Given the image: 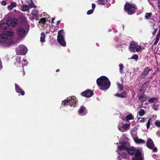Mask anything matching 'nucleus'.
Returning a JSON list of instances; mask_svg holds the SVG:
<instances>
[{
	"label": "nucleus",
	"instance_id": "nucleus-1",
	"mask_svg": "<svg viewBox=\"0 0 160 160\" xmlns=\"http://www.w3.org/2000/svg\"><path fill=\"white\" fill-rule=\"evenodd\" d=\"M96 82L99 89L103 90L108 89L111 85V82L108 78L103 76L97 78Z\"/></svg>",
	"mask_w": 160,
	"mask_h": 160
},
{
	"label": "nucleus",
	"instance_id": "nucleus-2",
	"mask_svg": "<svg viewBox=\"0 0 160 160\" xmlns=\"http://www.w3.org/2000/svg\"><path fill=\"white\" fill-rule=\"evenodd\" d=\"M124 10L129 15L134 14L137 10L136 6L134 4H130L127 2L124 6Z\"/></svg>",
	"mask_w": 160,
	"mask_h": 160
},
{
	"label": "nucleus",
	"instance_id": "nucleus-3",
	"mask_svg": "<svg viewBox=\"0 0 160 160\" xmlns=\"http://www.w3.org/2000/svg\"><path fill=\"white\" fill-rule=\"evenodd\" d=\"M75 98V96L69 98H68L66 100L62 101V104L64 106L70 105L71 107H74L77 102V100Z\"/></svg>",
	"mask_w": 160,
	"mask_h": 160
},
{
	"label": "nucleus",
	"instance_id": "nucleus-4",
	"mask_svg": "<svg viewBox=\"0 0 160 160\" xmlns=\"http://www.w3.org/2000/svg\"><path fill=\"white\" fill-rule=\"evenodd\" d=\"M63 30H59L58 32L57 40L58 42L62 46L65 47L66 43L64 39Z\"/></svg>",
	"mask_w": 160,
	"mask_h": 160
},
{
	"label": "nucleus",
	"instance_id": "nucleus-5",
	"mask_svg": "<svg viewBox=\"0 0 160 160\" xmlns=\"http://www.w3.org/2000/svg\"><path fill=\"white\" fill-rule=\"evenodd\" d=\"M134 154L135 157L133 158L132 160H142L141 153L139 149L135 150Z\"/></svg>",
	"mask_w": 160,
	"mask_h": 160
},
{
	"label": "nucleus",
	"instance_id": "nucleus-6",
	"mask_svg": "<svg viewBox=\"0 0 160 160\" xmlns=\"http://www.w3.org/2000/svg\"><path fill=\"white\" fill-rule=\"evenodd\" d=\"M94 94L93 91L90 90H87L81 93V95L86 98H89L92 96Z\"/></svg>",
	"mask_w": 160,
	"mask_h": 160
},
{
	"label": "nucleus",
	"instance_id": "nucleus-7",
	"mask_svg": "<svg viewBox=\"0 0 160 160\" xmlns=\"http://www.w3.org/2000/svg\"><path fill=\"white\" fill-rule=\"evenodd\" d=\"M152 69L150 68L149 67H147L144 68L142 75L140 76L141 79H144L147 76L149 72L152 71Z\"/></svg>",
	"mask_w": 160,
	"mask_h": 160
},
{
	"label": "nucleus",
	"instance_id": "nucleus-8",
	"mask_svg": "<svg viewBox=\"0 0 160 160\" xmlns=\"http://www.w3.org/2000/svg\"><path fill=\"white\" fill-rule=\"evenodd\" d=\"M25 32L24 29L21 26L18 27L17 29V34L20 37H22L25 36Z\"/></svg>",
	"mask_w": 160,
	"mask_h": 160
},
{
	"label": "nucleus",
	"instance_id": "nucleus-9",
	"mask_svg": "<svg viewBox=\"0 0 160 160\" xmlns=\"http://www.w3.org/2000/svg\"><path fill=\"white\" fill-rule=\"evenodd\" d=\"M8 22L9 26L12 25V28H14L18 24V20L16 18L8 19Z\"/></svg>",
	"mask_w": 160,
	"mask_h": 160
},
{
	"label": "nucleus",
	"instance_id": "nucleus-10",
	"mask_svg": "<svg viewBox=\"0 0 160 160\" xmlns=\"http://www.w3.org/2000/svg\"><path fill=\"white\" fill-rule=\"evenodd\" d=\"M27 48L24 46L19 47L17 49V52L20 55H25L27 52Z\"/></svg>",
	"mask_w": 160,
	"mask_h": 160
},
{
	"label": "nucleus",
	"instance_id": "nucleus-11",
	"mask_svg": "<svg viewBox=\"0 0 160 160\" xmlns=\"http://www.w3.org/2000/svg\"><path fill=\"white\" fill-rule=\"evenodd\" d=\"M138 45V43L134 41L131 42L129 46V49L130 52H135V49Z\"/></svg>",
	"mask_w": 160,
	"mask_h": 160
},
{
	"label": "nucleus",
	"instance_id": "nucleus-12",
	"mask_svg": "<svg viewBox=\"0 0 160 160\" xmlns=\"http://www.w3.org/2000/svg\"><path fill=\"white\" fill-rule=\"evenodd\" d=\"M150 82V80H148L147 81L145 82L141 86L140 88V91L142 92L145 91L147 88Z\"/></svg>",
	"mask_w": 160,
	"mask_h": 160
},
{
	"label": "nucleus",
	"instance_id": "nucleus-13",
	"mask_svg": "<svg viewBox=\"0 0 160 160\" xmlns=\"http://www.w3.org/2000/svg\"><path fill=\"white\" fill-rule=\"evenodd\" d=\"M146 145L147 147L150 149H152L154 146L153 141L150 138H148L146 142Z\"/></svg>",
	"mask_w": 160,
	"mask_h": 160
},
{
	"label": "nucleus",
	"instance_id": "nucleus-14",
	"mask_svg": "<svg viewBox=\"0 0 160 160\" xmlns=\"http://www.w3.org/2000/svg\"><path fill=\"white\" fill-rule=\"evenodd\" d=\"M149 98V96L146 95L142 94L139 96L138 99L140 102L142 103L145 102Z\"/></svg>",
	"mask_w": 160,
	"mask_h": 160
},
{
	"label": "nucleus",
	"instance_id": "nucleus-15",
	"mask_svg": "<svg viewBox=\"0 0 160 160\" xmlns=\"http://www.w3.org/2000/svg\"><path fill=\"white\" fill-rule=\"evenodd\" d=\"M15 85L16 91L18 93H20L21 95H24L25 94L24 91L21 89L19 86L17 84H15Z\"/></svg>",
	"mask_w": 160,
	"mask_h": 160
},
{
	"label": "nucleus",
	"instance_id": "nucleus-16",
	"mask_svg": "<svg viewBox=\"0 0 160 160\" xmlns=\"http://www.w3.org/2000/svg\"><path fill=\"white\" fill-rule=\"evenodd\" d=\"M8 37L6 35L4 32L2 33L0 35V42L3 43L7 40Z\"/></svg>",
	"mask_w": 160,
	"mask_h": 160
},
{
	"label": "nucleus",
	"instance_id": "nucleus-17",
	"mask_svg": "<svg viewBox=\"0 0 160 160\" xmlns=\"http://www.w3.org/2000/svg\"><path fill=\"white\" fill-rule=\"evenodd\" d=\"M0 27L3 30L8 29L10 27L9 24H8V20L7 21V23H1Z\"/></svg>",
	"mask_w": 160,
	"mask_h": 160
},
{
	"label": "nucleus",
	"instance_id": "nucleus-18",
	"mask_svg": "<svg viewBox=\"0 0 160 160\" xmlns=\"http://www.w3.org/2000/svg\"><path fill=\"white\" fill-rule=\"evenodd\" d=\"M135 150V149L134 148L131 147L128 148L127 150L128 154L132 156L134 155Z\"/></svg>",
	"mask_w": 160,
	"mask_h": 160
},
{
	"label": "nucleus",
	"instance_id": "nucleus-19",
	"mask_svg": "<svg viewBox=\"0 0 160 160\" xmlns=\"http://www.w3.org/2000/svg\"><path fill=\"white\" fill-rule=\"evenodd\" d=\"M21 57L19 56L16 57V62L14 63V64L17 67L19 66L20 65Z\"/></svg>",
	"mask_w": 160,
	"mask_h": 160
},
{
	"label": "nucleus",
	"instance_id": "nucleus-20",
	"mask_svg": "<svg viewBox=\"0 0 160 160\" xmlns=\"http://www.w3.org/2000/svg\"><path fill=\"white\" fill-rule=\"evenodd\" d=\"M134 141L136 143L138 144L144 143H145V141L141 139L136 138L134 139Z\"/></svg>",
	"mask_w": 160,
	"mask_h": 160
},
{
	"label": "nucleus",
	"instance_id": "nucleus-21",
	"mask_svg": "<svg viewBox=\"0 0 160 160\" xmlns=\"http://www.w3.org/2000/svg\"><path fill=\"white\" fill-rule=\"evenodd\" d=\"M47 21H49V22H50V20H48V18H47V20H46V18H41L40 21L39 22L41 23L42 24H45L46 23V22Z\"/></svg>",
	"mask_w": 160,
	"mask_h": 160
},
{
	"label": "nucleus",
	"instance_id": "nucleus-22",
	"mask_svg": "<svg viewBox=\"0 0 160 160\" xmlns=\"http://www.w3.org/2000/svg\"><path fill=\"white\" fill-rule=\"evenodd\" d=\"M107 2V0H99L97 1V3L99 5H104Z\"/></svg>",
	"mask_w": 160,
	"mask_h": 160
},
{
	"label": "nucleus",
	"instance_id": "nucleus-23",
	"mask_svg": "<svg viewBox=\"0 0 160 160\" xmlns=\"http://www.w3.org/2000/svg\"><path fill=\"white\" fill-rule=\"evenodd\" d=\"M128 148L127 146L123 145H121L118 147V149L120 150H127Z\"/></svg>",
	"mask_w": 160,
	"mask_h": 160
},
{
	"label": "nucleus",
	"instance_id": "nucleus-24",
	"mask_svg": "<svg viewBox=\"0 0 160 160\" xmlns=\"http://www.w3.org/2000/svg\"><path fill=\"white\" fill-rule=\"evenodd\" d=\"M40 41L42 42H45V33L44 32H42L41 34Z\"/></svg>",
	"mask_w": 160,
	"mask_h": 160
},
{
	"label": "nucleus",
	"instance_id": "nucleus-25",
	"mask_svg": "<svg viewBox=\"0 0 160 160\" xmlns=\"http://www.w3.org/2000/svg\"><path fill=\"white\" fill-rule=\"evenodd\" d=\"M5 34L7 36H12L14 35L13 32L12 31H7L4 32Z\"/></svg>",
	"mask_w": 160,
	"mask_h": 160
},
{
	"label": "nucleus",
	"instance_id": "nucleus-26",
	"mask_svg": "<svg viewBox=\"0 0 160 160\" xmlns=\"http://www.w3.org/2000/svg\"><path fill=\"white\" fill-rule=\"evenodd\" d=\"M127 121H128L130 120L133 119V117L132 115V114L131 113L128 115L126 117Z\"/></svg>",
	"mask_w": 160,
	"mask_h": 160
},
{
	"label": "nucleus",
	"instance_id": "nucleus-27",
	"mask_svg": "<svg viewBox=\"0 0 160 160\" xmlns=\"http://www.w3.org/2000/svg\"><path fill=\"white\" fill-rule=\"evenodd\" d=\"M119 72L121 73H122L123 72V65L122 63H120L119 65Z\"/></svg>",
	"mask_w": 160,
	"mask_h": 160
},
{
	"label": "nucleus",
	"instance_id": "nucleus-28",
	"mask_svg": "<svg viewBox=\"0 0 160 160\" xmlns=\"http://www.w3.org/2000/svg\"><path fill=\"white\" fill-rule=\"evenodd\" d=\"M152 120L151 118H150L148 121L147 123V129H148L150 128V124L152 123Z\"/></svg>",
	"mask_w": 160,
	"mask_h": 160
},
{
	"label": "nucleus",
	"instance_id": "nucleus-29",
	"mask_svg": "<svg viewBox=\"0 0 160 160\" xmlns=\"http://www.w3.org/2000/svg\"><path fill=\"white\" fill-rule=\"evenodd\" d=\"M130 127V124L126 123L122 126V128L124 130H126L129 128Z\"/></svg>",
	"mask_w": 160,
	"mask_h": 160
},
{
	"label": "nucleus",
	"instance_id": "nucleus-30",
	"mask_svg": "<svg viewBox=\"0 0 160 160\" xmlns=\"http://www.w3.org/2000/svg\"><path fill=\"white\" fill-rule=\"evenodd\" d=\"M152 14V12L146 13L145 14V17L146 19H148L150 18Z\"/></svg>",
	"mask_w": 160,
	"mask_h": 160
},
{
	"label": "nucleus",
	"instance_id": "nucleus-31",
	"mask_svg": "<svg viewBox=\"0 0 160 160\" xmlns=\"http://www.w3.org/2000/svg\"><path fill=\"white\" fill-rule=\"evenodd\" d=\"M85 109V108L84 106H81L78 111L79 113L80 114L84 112V110H85V111H86Z\"/></svg>",
	"mask_w": 160,
	"mask_h": 160
},
{
	"label": "nucleus",
	"instance_id": "nucleus-32",
	"mask_svg": "<svg viewBox=\"0 0 160 160\" xmlns=\"http://www.w3.org/2000/svg\"><path fill=\"white\" fill-rule=\"evenodd\" d=\"M121 94L122 95L121 98H124L127 96V92L125 91H124L121 93Z\"/></svg>",
	"mask_w": 160,
	"mask_h": 160
},
{
	"label": "nucleus",
	"instance_id": "nucleus-33",
	"mask_svg": "<svg viewBox=\"0 0 160 160\" xmlns=\"http://www.w3.org/2000/svg\"><path fill=\"white\" fill-rule=\"evenodd\" d=\"M139 115L140 116H142L145 114L144 110L143 109H141L138 112Z\"/></svg>",
	"mask_w": 160,
	"mask_h": 160
},
{
	"label": "nucleus",
	"instance_id": "nucleus-34",
	"mask_svg": "<svg viewBox=\"0 0 160 160\" xmlns=\"http://www.w3.org/2000/svg\"><path fill=\"white\" fill-rule=\"evenodd\" d=\"M29 9V7L26 5H23L22 8V11H26Z\"/></svg>",
	"mask_w": 160,
	"mask_h": 160
},
{
	"label": "nucleus",
	"instance_id": "nucleus-35",
	"mask_svg": "<svg viewBox=\"0 0 160 160\" xmlns=\"http://www.w3.org/2000/svg\"><path fill=\"white\" fill-rule=\"evenodd\" d=\"M159 38H160L159 37H157V36L156 37V38L155 39V41L154 43L152 46V48L153 47H154L155 45H156L158 43V41L159 40Z\"/></svg>",
	"mask_w": 160,
	"mask_h": 160
},
{
	"label": "nucleus",
	"instance_id": "nucleus-36",
	"mask_svg": "<svg viewBox=\"0 0 160 160\" xmlns=\"http://www.w3.org/2000/svg\"><path fill=\"white\" fill-rule=\"evenodd\" d=\"M118 86V88L119 89V91L121 92L123 90V86L120 83H117Z\"/></svg>",
	"mask_w": 160,
	"mask_h": 160
},
{
	"label": "nucleus",
	"instance_id": "nucleus-37",
	"mask_svg": "<svg viewBox=\"0 0 160 160\" xmlns=\"http://www.w3.org/2000/svg\"><path fill=\"white\" fill-rule=\"evenodd\" d=\"M138 55L136 54H134L131 57V58L133 59H134L136 61H137L138 59Z\"/></svg>",
	"mask_w": 160,
	"mask_h": 160
},
{
	"label": "nucleus",
	"instance_id": "nucleus-38",
	"mask_svg": "<svg viewBox=\"0 0 160 160\" xmlns=\"http://www.w3.org/2000/svg\"><path fill=\"white\" fill-rule=\"evenodd\" d=\"M155 125L158 128H160V121L157 120L154 123Z\"/></svg>",
	"mask_w": 160,
	"mask_h": 160
},
{
	"label": "nucleus",
	"instance_id": "nucleus-39",
	"mask_svg": "<svg viewBox=\"0 0 160 160\" xmlns=\"http://www.w3.org/2000/svg\"><path fill=\"white\" fill-rule=\"evenodd\" d=\"M32 14L34 16H38L39 15V13L38 11L37 10H34L32 12Z\"/></svg>",
	"mask_w": 160,
	"mask_h": 160
},
{
	"label": "nucleus",
	"instance_id": "nucleus-40",
	"mask_svg": "<svg viewBox=\"0 0 160 160\" xmlns=\"http://www.w3.org/2000/svg\"><path fill=\"white\" fill-rule=\"evenodd\" d=\"M142 49L141 46L140 45H137L135 49V51L137 52H139Z\"/></svg>",
	"mask_w": 160,
	"mask_h": 160
},
{
	"label": "nucleus",
	"instance_id": "nucleus-41",
	"mask_svg": "<svg viewBox=\"0 0 160 160\" xmlns=\"http://www.w3.org/2000/svg\"><path fill=\"white\" fill-rule=\"evenodd\" d=\"M94 11V10L92 9H90L89 10H88L87 12V14L88 15H90V14H92Z\"/></svg>",
	"mask_w": 160,
	"mask_h": 160
},
{
	"label": "nucleus",
	"instance_id": "nucleus-42",
	"mask_svg": "<svg viewBox=\"0 0 160 160\" xmlns=\"http://www.w3.org/2000/svg\"><path fill=\"white\" fill-rule=\"evenodd\" d=\"M156 99V98H150V99H149V102L151 103H153L154 102V100Z\"/></svg>",
	"mask_w": 160,
	"mask_h": 160
},
{
	"label": "nucleus",
	"instance_id": "nucleus-43",
	"mask_svg": "<svg viewBox=\"0 0 160 160\" xmlns=\"http://www.w3.org/2000/svg\"><path fill=\"white\" fill-rule=\"evenodd\" d=\"M11 5L12 6L13 8L16 7L17 5V4L16 2H11Z\"/></svg>",
	"mask_w": 160,
	"mask_h": 160
},
{
	"label": "nucleus",
	"instance_id": "nucleus-44",
	"mask_svg": "<svg viewBox=\"0 0 160 160\" xmlns=\"http://www.w3.org/2000/svg\"><path fill=\"white\" fill-rule=\"evenodd\" d=\"M141 119L140 120V122H144L146 121V118H141Z\"/></svg>",
	"mask_w": 160,
	"mask_h": 160
},
{
	"label": "nucleus",
	"instance_id": "nucleus-45",
	"mask_svg": "<svg viewBox=\"0 0 160 160\" xmlns=\"http://www.w3.org/2000/svg\"><path fill=\"white\" fill-rule=\"evenodd\" d=\"M152 149V151L154 152H157L158 151V149L156 147H154V146Z\"/></svg>",
	"mask_w": 160,
	"mask_h": 160
},
{
	"label": "nucleus",
	"instance_id": "nucleus-46",
	"mask_svg": "<svg viewBox=\"0 0 160 160\" xmlns=\"http://www.w3.org/2000/svg\"><path fill=\"white\" fill-rule=\"evenodd\" d=\"M2 5L3 6H5L7 4V2L6 1L3 0L1 2Z\"/></svg>",
	"mask_w": 160,
	"mask_h": 160
},
{
	"label": "nucleus",
	"instance_id": "nucleus-47",
	"mask_svg": "<svg viewBox=\"0 0 160 160\" xmlns=\"http://www.w3.org/2000/svg\"><path fill=\"white\" fill-rule=\"evenodd\" d=\"M13 8L11 5H9L8 6V9L10 11L12 10V9Z\"/></svg>",
	"mask_w": 160,
	"mask_h": 160
},
{
	"label": "nucleus",
	"instance_id": "nucleus-48",
	"mask_svg": "<svg viewBox=\"0 0 160 160\" xmlns=\"http://www.w3.org/2000/svg\"><path fill=\"white\" fill-rule=\"evenodd\" d=\"M152 19L153 20V22H151L153 24V27L155 25L156 23H155V20L154 19Z\"/></svg>",
	"mask_w": 160,
	"mask_h": 160
},
{
	"label": "nucleus",
	"instance_id": "nucleus-49",
	"mask_svg": "<svg viewBox=\"0 0 160 160\" xmlns=\"http://www.w3.org/2000/svg\"><path fill=\"white\" fill-rule=\"evenodd\" d=\"M157 6L159 9H160V0H157Z\"/></svg>",
	"mask_w": 160,
	"mask_h": 160
},
{
	"label": "nucleus",
	"instance_id": "nucleus-50",
	"mask_svg": "<svg viewBox=\"0 0 160 160\" xmlns=\"http://www.w3.org/2000/svg\"><path fill=\"white\" fill-rule=\"evenodd\" d=\"M2 68V62L1 58H0V70Z\"/></svg>",
	"mask_w": 160,
	"mask_h": 160
},
{
	"label": "nucleus",
	"instance_id": "nucleus-51",
	"mask_svg": "<svg viewBox=\"0 0 160 160\" xmlns=\"http://www.w3.org/2000/svg\"><path fill=\"white\" fill-rule=\"evenodd\" d=\"M157 30H158V28H156L154 30L153 32L152 33V34L153 35H154L155 34V33L156 32H157Z\"/></svg>",
	"mask_w": 160,
	"mask_h": 160
},
{
	"label": "nucleus",
	"instance_id": "nucleus-52",
	"mask_svg": "<svg viewBox=\"0 0 160 160\" xmlns=\"http://www.w3.org/2000/svg\"><path fill=\"white\" fill-rule=\"evenodd\" d=\"M92 8L93 9V10L95 8V7H96V5H95V4L94 3H92Z\"/></svg>",
	"mask_w": 160,
	"mask_h": 160
},
{
	"label": "nucleus",
	"instance_id": "nucleus-53",
	"mask_svg": "<svg viewBox=\"0 0 160 160\" xmlns=\"http://www.w3.org/2000/svg\"><path fill=\"white\" fill-rule=\"evenodd\" d=\"M115 95V96H118V97L121 98L122 95H121V93L120 94H118V93L116 94Z\"/></svg>",
	"mask_w": 160,
	"mask_h": 160
},
{
	"label": "nucleus",
	"instance_id": "nucleus-54",
	"mask_svg": "<svg viewBox=\"0 0 160 160\" xmlns=\"http://www.w3.org/2000/svg\"><path fill=\"white\" fill-rule=\"evenodd\" d=\"M30 6L31 7V8H33V6H35V5L34 3L32 2H31V3L30 4Z\"/></svg>",
	"mask_w": 160,
	"mask_h": 160
},
{
	"label": "nucleus",
	"instance_id": "nucleus-55",
	"mask_svg": "<svg viewBox=\"0 0 160 160\" xmlns=\"http://www.w3.org/2000/svg\"><path fill=\"white\" fill-rule=\"evenodd\" d=\"M60 22V20H58L57 22V27H59V25Z\"/></svg>",
	"mask_w": 160,
	"mask_h": 160
},
{
	"label": "nucleus",
	"instance_id": "nucleus-56",
	"mask_svg": "<svg viewBox=\"0 0 160 160\" xmlns=\"http://www.w3.org/2000/svg\"><path fill=\"white\" fill-rule=\"evenodd\" d=\"M132 94L133 95V97H134V96L135 95V92L134 90H133V91L132 92Z\"/></svg>",
	"mask_w": 160,
	"mask_h": 160
},
{
	"label": "nucleus",
	"instance_id": "nucleus-57",
	"mask_svg": "<svg viewBox=\"0 0 160 160\" xmlns=\"http://www.w3.org/2000/svg\"><path fill=\"white\" fill-rule=\"evenodd\" d=\"M55 19L54 18H52V23H53L54 22V20Z\"/></svg>",
	"mask_w": 160,
	"mask_h": 160
},
{
	"label": "nucleus",
	"instance_id": "nucleus-58",
	"mask_svg": "<svg viewBox=\"0 0 160 160\" xmlns=\"http://www.w3.org/2000/svg\"><path fill=\"white\" fill-rule=\"evenodd\" d=\"M157 36L160 37V33H158Z\"/></svg>",
	"mask_w": 160,
	"mask_h": 160
},
{
	"label": "nucleus",
	"instance_id": "nucleus-59",
	"mask_svg": "<svg viewBox=\"0 0 160 160\" xmlns=\"http://www.w3.org/2000/svg\"><path fill=\"white\" fill-rule=\"evenodd\" d=\"M20 67H21V68H22V70H23V73H24V68H23V67H22V66H21Z\"/></svg>",
	"mask_w": 160,
	"mask_h": 160
},
{
	"label": "nucleus",
	"instance_id": "nucleus-60",
	"mask_svg": "<svg viewBox=\"0 0 160 160\" xmlns=\"http://www.w3.org/2000/svg\"><path fill=\"white\" fill-rule=\"evenodd\" d=\"M59 71H60L59 69H57L56 70V72H58Z\"/></svg>",
	"mask_w": 160,
	"mask_h": 160
},
{
	"label": "nucleus",
	"instance_id": "nucleus-61",
	"mask_svg": "<svg viewBox=\"0 0 160 160\" xmlns=\"http://www.w3.org/2000/svg\"><path fill=\"white\" fill-rule=\"evenodd\" d=\"M149 78L150 79H152V77H149Z\"/></svg>",
	"mask_w": 160,
	"mask_h": 160
},
{
	"label": "nucleus",
	"instance_id": "nucleus-62",
	"mask_svg": "<svg viewBox=\"0 0 160 160\" xmlns=\"http://www.w3.org/2000/svg\"><path fill=\"white\" fill-rule=\"evenodd\" d=\"M158 33H160V29H159V30L158 31Z\"/></svg>",
	"mask_w": 160,
	"mask_h": 160
},
{
	"label": "nucleus",
	"instance_id": "nucleus-63",
	"mask_svg": "<svg viewBox=\"0 0 160 160\" xmlns=\"http://www.w3.org/2000/svg\"><path fill=\"white\" fill-rule=\"evenodd\" d=\"M154 109L155 110H158V109H157L156 108H154Z\"/></svg>",
	"mask_w": 160,
	"mask_h": 160
},
{
	"label": "nucleus",
	"instance_id": "nucleus-64",
	"mask_svg": "<svg viewBox=\"0 0 160 160\" xmlns=\"http://www.w3.org/2000/svg\"><path fill=\"white\" fill-rule=\"evenodd\" d=\"M23 60L24 61H26V60H24V59H23Z\"/></svg>",
	"mask_w": 160,
	"mask_h": 160
}]
</instances>
